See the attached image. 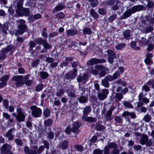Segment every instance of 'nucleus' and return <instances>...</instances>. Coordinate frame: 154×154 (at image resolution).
Wrapping results in <instances>:
<instances>
[{"mask_svg": "<svg viewBox=\"0 0 154 154\" xmlns=\"http://www.w3.org/2000/svg\"><path fill=\"white\" fill-rule=\"evenodd\" d=\"M145 10V8L142 5L134 6L131 8L126 11L122 16V19H125L131 16L132 14H134L137 11H139Z\"/></svg>", "mask_w": 154, "mask_h": 154, "instance_id": "obj_1", "label": "nucleus"}, {"mask_svg": "<svg viewBox=\"0 0 154 154\" xmlns=\"http://www.w3.org/2000/svg\"><path fill=\"white\" fill-rule=\"evenodd\" d=\"M109 149H113L111 154H119L120 151L117 144L114 142H111L104 148V154H110Z\"/></svg>", "mask_w": 154, "mask_h": 154, "instance_id": "obj_2", "label": "nucleus"}, {"mask_svg": "<svg viewBox=\"0 0 154 154\" xmlns=\"http://www.w3.org/2000/svg\"><path fill=\"white\" fill-rule=\"evenodd\" d=\"M18 25V29L15 31V35L16 36L23 34L27 29V26L25 24L26 22L23 20L20 19L16 21Z\"/></svg>", "mask_w": 154, "mask_h": 154, "instance_id": "obj_3", "label": "nucleus"}, {"mask_svg": "<svg viewBox=\"0 0 154 154\" xmlns=\"http://www.w3.org/2000/svg\"><path fill=\"white\" fill-rule=\"evenodd\" d=\"M45 147L43 145L40 146L38 148L37 146H34L30 149L27 146H25L24 148V150L27 154H39L42 153Z\"/></svg>", "mask_w": 154, "mask_h": 154, "instance_id": "obj_4", "label": "nucleus"}, {"mask_svg": "<svg viewBox=\"0 0 154 154\" xmlns=\"http://www.w3.org/2000/svg\"><path fill=\"white\" fill-rule=\"evenodd\" d=\"M24 0H17L14 2V6L15 9L16 13L19 16H21L22 4Z\"/></svg>", "mask_w": 154, "mask_h": 154, "instance_id": "obj_5", "label": "nucleus"}, {"mask_svg": "<svg viewBox=\"0 0 154 154\" xmlns=\"http://www.w3.org/2000/svg\"><path fill=\"white\" fill-rule=\"evenodd\" d=\"M23 79V76L20 75L13 76L12 78V80L15 82V85L17 87H19L23 85L24 84Z\"/></svg>", "mask_w": 154, "mask_h": 154, "instance_id": "obj_6", "label": "nucleus"}, {"mask_svg": "<svg viewBox=\"0 0 154 154\" xmlns=\"http://www.w3.org/2000/svg\"><path fill=\"white\" fill-rule=\"evenodd\" d=\"M32 115L35 118L40 117L42 114V110L36 106H32L30 107Z\"/></svg>", "mask_w": 154, "mask_h": 154, "instance_id": "obj_7", "label": "nucleus"}, {"mask_svg": "<svg viewBox=\"0 0 154 154\" xmlns=\"http://www.w3.org/2000/svg\"><path fill=\"white\" fill-rule=\"evenodd\" d=\"M109 91L107 89H101L98 91L97 93V97L100 100H103L107 97Z\"/></svg>", "mask_w": 154, "mask_h": 154, "instance_id": "obj_8", "label": "nucleus"}, {"mask_svg": "<svg viewBox=\"0 0 154 154\" xmlns=\"http://www.w3.org/2000/svg\"><path fill=\"white\" fill-rule=\"evenodd\" d=\"M95 68L98 70H101L99 73L101 77L105 76L106 74V72L109 71V69L102 65H97L94 66Z\"/></svg>", "mask_w": 154, "mask_h": 154, "instance_id": "obj_9", "label": "nucleus"}, {"mask_svg": "<svg viewBox=\"0 0 154 154\" xmlns=\"http://www.w3.org/2000/svg\"><path fill=\"white\" fill-rule=\"evenodd\" d=\"M17 112L18 113L16 119L19 122H23L24 121L25 116L22 111V109L20 108L17 109Z\"/></svg>", "mask_w": 154, "mask_h": 154, "instance_id": "obj_10", "label": "nucleus"}, {"mask_svg": "<svg viewBox=\"0 0 154 154\" xmlns=\"http://www.w3.org/2000/svg\"><path fill=\"white\" fill-rule=\"evenodd\" d=\"M106 62V60L103 59H98L96 58H94L88 60L87 64V65L90 66L99 63H101Z\"/></svg>", "mask_w": 154, "mask_h": 154, "instance_id": "obj_11", "label": "nucleus"}, {"mask_svg": "<svg viewBox=\"0 0 154 154\" xmlns=\"http://www.w3.org/2000/svg\"><path fill=\"white\" fill-rule=\"evenodd\" d=\"M11 148V145L5 144L2 147V152L5 154H14L10 150Z\"/></svg>", "mask_w": 154, "mask_h": 154, "instance_id": "obj_12", "label": "nucleus"}, {"mask_svg": "<svg viewBox=\"0 0 154 154\" xmlns=\"http://www.w3.org/2000/svg\"><path fill=\"white\" fill-rule=\"evenodd\" d=\"M108 54V60L109 62L112 64L114 62V59L116 58L115 53L112 50H108L107 51Z\"/></svg>", "mask_w": 154, "mask_h": 154, "instance_id": "obj_13", "label": "nucleus"}, {"mask_svg": "<svg viewBox=\"0 0 154 154\" xmlns=\"http://www.w3.org/2000/svg\"><path fill=\"white\" fill-rule=\"evenodd\" d=\"M123 97V94L122 93H114L112 95V98L116 102H118L120 101Z\"/></svg>", "mask_w": 154, "mask_h": 154, "instance_id": "obj_14", "label": "nucleus"}, {"mask_svg": "<svg viewBox=\"0 0 154 154\" xmlns=\"http://www.w3.org/2000/svg\"><path fill=\"white\" fill-rule=\"evenodd\" d=\"M81 126V124L80 123L77 122H74L72 125V132L76 134H78L79 132V128H80Z\"/></svg>", "mask_w": 154, "mask_h": 154, "instance_id": "obj_15", "label": "nucleus"}, {"mask_svg": "<svg viewBox=\"0 0 154 154\" xmlns=\"http://www.w3.org/2000/svg\"><path fill=\"white\" fill-rule=\"evenodd\" d=\"M146 58L144 60V62L146 64L149 65L152 64V60L151 58L153 57V55L149 53H147L145 55Z\"/></svg>", "mask_w": 154, "mask_h": 154, "instance_id": "obj_16", "label": "nucleus"}, {"mask_svg": "<svg viewBox=\"0 0 154 154\" xmlns=\"http://www.w3.org/2000/svg\"><path fill=\"white\" fill-rule=\"evenodd\" d=\"M15 130L14 128H11L9 130L5 135V136L8 138L9 140H12L14 137V135L12 134V132H14Z\"/></svg>", "mask_w": 154, "mask_h": 154, "instance_id": "obj_17", "label": "nucleus"}, {"mask_svg": "<svg viewBox=\"0 0 154 154\" xmlns=\"http://www.w3.org/2000/svg\"><path fill=\"white\" fill-rule=\"evenodd\" d=\"M8 29V27L7 24H5L0 26V32L2 33L4 36H5L6 35L7 33V30Z\"/></svg>", "mask_w": 154, "mask_h": 154, "instance_id": "obj_18", "label": "nucleus"}, {"mask_svg": "<svg viewBox=\"0 0 154 154\" xmlns=\"http://www.w3.org/2000/svg\"><path fill=\"white\" fill-rule=\"evenodd\" d=\"M114 109L113 107H111L107 111L105 116L106 118V120L109 121L112 118V114Z\"/></svg>", "mask_w": 154, "mask_h": 154, "instance_id": "obj_19", "label": "nucleus"}, {"mask_svg": "<svg viewBox=\"0 0 154 154\" xmlns=\"http://www.w3.org/2000/svg\"><path fill=\"white\" fill-rule=\"evenodd\" d=\"M77 100L81 103H87L88 101V97L87 96L81 95L78 98Z\"/></svg>", "mask_w": 154, "mask_h": 154, "instance_id": "obj_20", "label": "nucleus"}, {"mask_svg": "<svg viewBox=\"0 0 154 154\" xmlns=\"http://www.w3.org/2000/svg\"><path fill=\"white\" fill-rule=\"evenodd\" d=\"M15 49L14 46L11 45H9L6 48H3L1 51L3 53H6L10 51H14Z\"/></svg>", "mask_w": 154, "mask_h": 154, "instance_id": "obj_21", "label": "nucleus"}, {"mask_svg": "<svg viewBox=\"0 0 154 154\" xmlns=\"http://www.w3.org/2000/svg\"><path fill=\"white\" fill-rule=\"evenodd\" d=\"M129 116H131L132 119H134L136 117V114L134 112H129L127 111H125L122 113V117H126Z\"/></svg>", "mask_w": 154, "mask_h": 154, "instance_id": "obj_22", "label": "nucleus"}, {"mask_svg": "<svg viewBox=\"0 0 154 154\" xmlns=\"http://www.w3.org/2000/svg\"><path fill=\"white\" fill-rule=\"evenodd\" d=\"M131 33V32L130 30L129 29L126 30L123 33L125 38L127 40L129 39L130 38Z\"/></svg>", "mask_w": 154, "mask_h": 154, "instance_id": "obj_23", "label": "nucleus"}, {"mask_svg": "<svg viewBox=\"0 0 154 154\" xmlns=\"http://www.w3.org/2000/svg\"><path fill=\"white\" fill-rule=\"evenodd\" d=\"M54 133L52 131H50L47 132V138L49 140L50 142H51V140L54 138Z\"/></svg>", "mask_w": 154, "mask_h": 154, "instance_id": "obj_24", "label": "nucleus"}, {"mask_svg": "<svg viewBox=\"0 0 154 154\" xmlns=\"http://www.w3.org/2000/svg\"><path fill=\"white\" fill-rule=\"evenodd\" d=\"M148 137L145 134L143 135L140 140V144L142 145L145 144L146 141L148 140Z\"/></svg>", "mask_w": 154, "mask_h": 154, "instance_id": "obj_25", "label": "nucleus"}, {"mask_svg": "<svg viewBox=\"0 0 154 154\" xmlns=\"http://www.w3.org/2000/svg\"><path fill=\"white\" fill-rule=\"evenodd\" d=\"M66 33L67 35L70 36H74L77 34V31L73 29H71L69 30H67Z\"/></svg>", "mask_w": 154, "mask_h": 154, "instance_id": "obj_26", "label": "nucleus"}, {"mask_svg": "<svg viewBox=\"0 0 154 154\" xmlns=\"http://www.w3.org/2000/svg\"><path fill=\"white\" fill-rule=\"evenodd\" d=\"M39 74L40 77L42 79H46L49 76L47 72L43 71L40 72Z\"/></svg>", "mask_w": 154, "mask_h": 154, "instance_id": "obj_27", "label": "nucleus"}, {"mask_svg": "<svg viewBox=\"0 0 154 154\" xmlns=\"http://www.w3.org/2000/svg\"><path fill=\"white\" fill-rule=\"evenodd\" d=\"M3 117L8 120L10 122L12 123L14 122L13 120L11 118L10 116L7 113L5 112L3 113Z\"/></svg>", "mask_w": 154, "mask_h": 154, "instance_id": "obj_28", "label": "nucleus"}, {"mask_svg": "<svg viewBox=\"0 0 154 154\" xmlns=\"http://www.w3.org/2000/svg\"><path fill=\"white\" fill-rule=\"evenodd\" d=\"M64 6L63 5H59L56 6L53 10L54 13H56L57 11L61 10L64 8Z\"/></svg>", "mask_w": 154, "mask_h": 154, "instance_id": "obj_29", "label": "nucleus"}, {"mask_svg": "<svg viewBox=\"0 0 154 154\" xmlns=\"http://www.w3.org/2000/svg\"><path fill=\"white\" fill-rule=\"evenodd\" d=\"M90 14L92 17L95 19H97L99 17L98 14L93 9H92L90 11Z\"/></svg>", "mask_w": 154, "mask_h": 154, "instance_id": "obj_30", "label": "nucleus"}, {"mask_svg": "<svg viewBox=\"0 0 154 154\" xmlns=\"http://www.w3.org/2000/svg\"><path fill=\"white\" fill-rule=\"evenodd\" d=\"M140 44L143 46H145L149 42V41L147 40L145 38L143 37L141 38V39L140 40Z\"/></svg>", "mask_w": 154, "mask_h": 154, "instance_id": "obj_31", "label": "nucleus"}, {"mask_svg": "<svg viewBox=\"0 0 154 154\" xmlns=\"http://www.w3.org/2000/svg\"><path fill=\"white\" fill-rule=\"evenodd\" d=\"M101 85H103L105 87L107 88L109 87V84L108 81L106 79H104L102 80L101 82Z\"/></svg>", "mask_w": 154, "mask_h": 154, "instance_id": "obj_32", "label": "nucleus"}, {"mask_svg": "<svg viewBox=\"0 0 154 154\" xmlns=\"http://www.w3.org/2000/svg\"><path fill=\"white\" fill-rule=\"evenodd\" d=\"M91 6L94 8L97 6L99 3L98 0H89Z\"/></svg>", "mask_w": 154, "mask_h": 154, "instance_id": "obj_33", "label": "nucleus"}, {"mask_svg": "<svg viewBox=\"0 0 154 154\" xmlns=\"http://www.w3.org/2000/svg\"><path fill=\"white\" fill-rule=\"evenodd\" d=\"M68 145V142L67 140H64L60 145V147L63 149L67 148Z\"/></svg>", "mask_w": 154, "mask_h": 154, "instance_id": "obj_34", "label": "nucleus"}, {"mask_svg": "<svg viewBox=\"0 0 154 154\" xmlns=\"http://www.w3.org/2000/svg\"><path fill=\"white\" fill-rule=\"evenodd\" d=\"M53 122L52 120L51 119H48L44 121V125L45 126H49L51 125Z\"/></svg>", "mask_w": 154, "mask_h": 154, "instance_id": "obj_35", "label": "nucleus"}, {"mask_svg": "<svg viewBox=\"0 0 154 154\" xmlns=\"http://www.w3.org/2000/svg\"><path fill=\"white\" fill-rule=\"evenodd\" d=\"M43 113L45 117H48L50 116L51 111L49 109L47 108L44 110Z\"/></svg>", "mask_w": 154, "mask_h": 154, "instance_id": "obj_36", "label": "nucleus"}, {"mask_svg": "<svg viewBox=\"0 0 154 154\" xmlns=\"http://www.w3.org/2000/svg\"><path fill=\"white\" fill-rule=\"evenodd\" d=\"M146 0L148 2L146 5V7L148 9L153 8L154 6V3L152 1H150V0Z\"/></svg>", "mask_w": 154, "mask_h": 154, "instance_id": "obj_37", "label": "nucleus"}, {"mask_svg": "<svg viewBox=\"0 0 154 154\" xmlns=\"http://www.w3.org/2000/svg\"><path fill=\"white\" fill-rule=\"evenodd\" d=\"M151 118L152 117L150 115L146 114L144 117L143 120L146 122H148L151 120Z\"/></svg>", "mask_w": 154, "mask_h": 154, "instance_id": "obj_38", "label": "nucleus"}, {"mask_svg": "<svg viewBox=\"0 0 154 154\" xmlns=\"http://www.w3.org/2000/svg\"><path fill=\"white\" fill-rule=\"evenodd\" d=\"M42 143H43L44 146H43L46 149H49L50 146V143L49 142L46 140L44 139L42 140Z\"/></svg>", "mask_w": 154, "mask_h": 154, "instance_id": "obj_39", "label": "nucleus"}, {"mask_svg": "<svg viewBox=\"0 0 154 154\" xmlns=\"http://www.w3.org/2000/svg\"><path fill=\"white\" fill-rule=\"evenodd\" d=\"M22 11L24 15L26 16H28L30 14V9L29 8H23Z\"/></svg>", "mask_w": 154, "mask_h": 154, "instance_id": "obj_40", "label": "nucleus"}, {"mask_svg": "<svg viewBox=\"0 0 154 154\" xmlns=\"http://www.w3.org/2000/svg\"><path fill=\"white\" fill-rule=\"evenodd\" d=\"M91 110V108L90 106H86L84 109L83 113L84 114H88Z\"/></svg>", "mask_w": 154, "mask_h": 154, "instance_id": "obj_41", "label": "nucleus"}, {"mask_svg": "<svg viewBox=\"0 0 154 154\" xmlns=\"http://www.w3.org/2000/svg\"><path fill=\"white\" fill-rule=\"evenodd\" d=\"M42 45L44 47V48L46 49H50L51 47V45L48 43L46 40H45L44 43Z\"/></svg>", "mask_w": 154, "mask_h": 154, "instance_id": "obj_42", "label": "nucleus"}, {"mask_svg": "<svg viewBox=\"0 0 154 154\" xmlns=\"http://www.w3.org/2000/svg\"><path fill=\"white\" fill-rule=\"evenodd\" d=\"M83 32L85 34L91 35L92 33V31L91 29L88 28H85L83 29Z\"/></svg>", "mask_w": 154, "mask_h": 154, "instance_id": "obj_43", "label": "nucleus"}, {"mask_svg": "<svg viewBox=\"0 0 154 154\" xmlns=\"http://www.w3.org/2000/svg\"><path fill=\"white\" fill-rule=\"evenodd\" d=\"M75 148L78 151H80L82 152L84 150L83 147L81 145L77 144L74 145Z\"/></svg>", "mask_w": 154, "mask_h": 154, "instance_id": "obj_44", "label": "nucleus"}, {"mask_svg": "<svg viewBox=\"0 0 154 154\" xmlns=\"http://www.w3.org/2000/svg\"><path fill=\"white\" fill-rule=\"evenodd\" d=\"M45 40L43 39L42 38H39L36 39L35 40V41L37 44L39 45H43V44L44 43Z\"/></svg>", "mask_w": 154, "mask_h": 154, "instance_id": "obj_45", "label": "nucleus"}, {"mask_svg": "<svg viewBox=\"0 0 154 154\" xmlns=\"http://www.w3.org/2000/svg\"><path fill=\"white\" fill-rule=\"evenodd\" d=\"M77 70L75 68L73 69V72L71 73V79H73L75 78L77 75Z\"/></svg>", "mask_w": 154, "mask_h": 154, "instance_id": "obj_46", "label": "nucleus"}, {"mask_svg": "<svg viewBox=\"0 0 154 154\" xmlns=\"http://www.w3.org/2000/svg\"><path fill=\"white\" fill-rule=\"evenodd\" d=\"M104 128L105 127L104 126L99 124L97 125L95 127L96 130L99 131H102L103 130Z\"/></svg>", "mask_w": 154, "mask_h": 154, "instance_id": "obj_47", "label": "nucleus"}, {"mask_svg": "<svg viewBox=\"0 0 154 154\" xmlns=\"http://www.w3.org/2000/svg\"><path fill=\"white\" fill-rule=\"evenodd\" d=\"M15 142L17 145L19 146H22L23 145V142L20 139L16 138L15 140Z\"/></svg>", "mask_w": 154, "mask_h": 154, "instance_id": "obj_48", "label": "nucleus"}, {"mask_svg": "<svg viewBox=\"0 0 154 154\" xmlns=\"http://www.w3.org/2000/svg\"><path fill=\"white\" fill-rule=\"evenodd\" d=\"M136 44L134 42H132L131 44V48H134L135 50H138L140 49V48L139 47H136Z\"/></svg>", "mask_w": 154, "mask_h": 154, "instance_id": "obj_49", "label": "nucleus"}, {"mask_svg": "<svg viewBox=\"0 0 154 154\" xmlns=\"http://www.w3.org/2000/svg\"><path fill=\"white\" fill-rule=\"evenodd\" d=\"M123 105L125 107L129 108H132L133 106L130 103L127 101L124 102L123 103Z\"/></svg>", "mask_w": 154, "mask_h": 154, "instance_id": "obj_50", "label": "nucleus"}, {"mask_svg": "<svg viewBox=\"0 0 154 154\" xmlns=\"http://www.w3.org/2000/svg\"><path fill=\"white\" fill-rule=\"evenodd\" d=\"M114 120L117 123H122V119L118 116H116L115 117Z\"/></svg>", "mask_w": 154, "mask_h": 154, "instance_id": "obj_51", "label": "nucleus"}, {"mask_svg": "<svg viewBox=\"0 0 154 154\" xmlns=\"http://www.w3.org/2000/svg\"><path fill=\"white\" fill-rule=\"evenodd\" d=\"M47 31V29L45 28H44L43 29L42 31V36L45 38H47L48 37V34Z\"/></svg>", "mask_w": 154, "mask_h": 154, "instance_id": "obj_52", "label": "nucleus"}, {"mask_svg": "<svg viewBox=\"0 0 154 154\" xmlns=\"http://www.w3.org/2000/svg\"><path fill=\"white\" fill-rule=\"evenodd\" d=\"M117 17V14H115L112 15L109 17L108 18V20L110 22H112Z\"/></svg>", "mask_w": 154, "mask_h": 154, "instance_id": "obj_53", "label": "nucleus"}, {"mask_svg": "<svg viewBox=\"0 0 154 154\" xmlns=\"http://www.w3.org/2000/svg\"><path fill=\"white\" fill-rule=\"evenodd\" d=\"M43 85L42 84H40L36 86L35 90L37 91H41L43 89Z\"/></svg>", "mask_w": 154, "mask_h": 154, "instance_id": "obj_54", "label": "nucleus"}, {"mask_svg": "<svg viewBox=\"0 0 154 154\" xmlns=\"http://www.w3.org/2000/svg\"><path fill=\"white\" fill-rule=\"evenodd\" d=\"M63 90L62 89H59L58 90L56 93V95L58 97H60L63 94Z\"/></svg>", "mask_w": 154, "mask_h": 154, "instance_id": "obj_55", "label": "nucleus"}, {"mask_svg": "<svg viewBox=\"0 0 154 154\" xmlns=\"http://www.w3.org/2000/svg\"><path fill=\"white\" fill-rule=\"evenodd\" d=\"M9 76L8 75H3L1 79V81L3 82L7 81L9 78Z\"/></svg>", "mask_w": 154, "mask_h": 154, "instance_id": "obj_56", "label": "nucleus"}, {"mask_svg": "<svg viewBox=\"0 0 154 154\" xmlns=\"http://www.w3.org/2000/svg\"><path fill=\"white\" fill-rule=\"evenodd\" d=\"M116 83L118 85H121L122 86H125L126 85V83L124 82H123L122 79H119L116 81Z\"/></svg>", "mask_w": 154, "mask_h": 154, "instance_id": "obj_57", "label": "nucleus"}, {"mask_svg": "<svg viewBox=\"0 0 154 154\" xmlns=\"http://www.w3.org/2000/svg\"><path fill=\"white\" fill-rule=\"evenodd\" d=\"M97 121V119L95 118H93L91 117H88L87 118V121L90 122H96Z\"/></svg>", "mask_w": 154, "mask_h": 154, "instance_id": "obj_58", "label": "nucleus"}, {"mask_svg": "<svg viewBox=\"0 0 154 154\" xmlns=\"http://www.w3.org/2000/svg\"><path fill=\"white\" fill-rule=\"evenodd\" d=\"M125 44L124 43H121L118 44L116 47L117 50H120L125 47Z\"/></svg>", "mask_w": 154, "mask_h": 154, "instance_id": "obj_59", "label": "nucleus"}, {"mask_svg": "<svg viewBox=\"0 0 154 154\" xmlns=\"http://www.w3.org/2000/svg\"><path fill=\"white\" fill-rule=\"evenodd\" d=\"M65 15L63 12H60L56 15V17L58 19H62L64 17Z\"/></svg>", "mask_w": 154, "mask_h": 154, "instance_id": "obj_60", "label": "nucleus"}, {"mask_svg": "<svg viewBox=\"0 0 154 154\" xmlns=\"http://www.w3.org/2000/svg\"><path fill=\"white\" fill-rule=\"evenodd\" d=\"M93 154H103V151L102 150L96 149L93 151Z\"/></svg>", "mask_w": 154, "mask_h": 154, "instance_id": "obj_61", "label": "nucleus"}, {"mask_svg": "<svg viewBox=\"0 0 154 154\" xmlns=\"http://www.w3.org/2000/svg\"><path fill=\"white\" fill-rule=\"evenodd\" d=\"M98 12L100 15H104L106 13V11L103 8H100L98 10Z\"/></svg>", "mask_w": 154, "mask_h": 154, "instance_id": "obj_62", "label": "nucleus"}, {"mask_svg": "<svg viewBox=\"0 0 154 154\" xmlns=\"http://www.w3.org/2000/svg\"><path fill=\"white\" fill-rule=\"evenodd\" d=\"M3 104L5 108L7 109L8 108V101L6 99H5L3 101Z\"/></svg>", "mask_w": 154, "mask_h": 154, "instance_id": "obj_63", "label": "nucleus"}, {"mask_svg": "<svg viewBox=\"0 0 154 154\" xmlns=\"http://www.w3.org/2000/svg\"><path fill=\"white\" fill-rule=\"evenodd\" d=\"M54 60V59L50 57H47L46 58L45 61L48 63H51Z\"/></svg>", "mask_w": 154, "mask_h": 154, "instance_id": "obj_64", "label": "nucleus"}]
</instances>
